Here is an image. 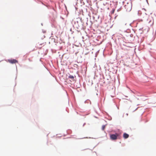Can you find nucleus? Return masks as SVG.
<instances>
[{
  "mask_svg": "<svg viewBox=\"0 0 156 156\" xmlns=\"http://www.w3.org/2000/svg\"><path fill=\"white\" fill-rule=\"evenodd\" d=\"M114 12H115V9H113L112 11V13L113 14Z\"/></svg>",
  "mask_w": 156,
  "mask_h": 156,
  "instance_id": "0eeeda50",
  "label": "nucleus"
},
{
  "mask_svg": "<svg viewBox=\"0 0 156 156\" xmlns=\"http://www.w3.org/2000/svg\"><path fill=\"white\" fill-rule=\"evenodd\" d=\"M104 128H105V126H103V128H103V130H104Z\"/></svg>",
  "mask_w": 156,
  "mask_h": 156,
  "instance_id": "6e6552de",
  "label": "nucleus"
},
{
  "mask_svg": "<svg viewBox=\"0 0 156 156\" xmlns=\"http://www.w3.org/2000/svg\"><path fill=\"white\" fill-rule=\"evenodd\" d=\"M132 5L131 3H127L125 6V8L126 11L127 12H130L132 9Z\"/></svg>",
  "mask_w": 156,
  "mask_h": 156,
  "instance_id": "f257e3e1",
  "label": "nucleus"
},
{
  "mask_svg": "<svg viewBox=\"0 0 156 156\" xmlns=\"http://www.w3.org/2000/svg\"><path fill=\"white\" fill-rule=\"evenodd\" d=\"M119 136L120 134L117 133H115V134H110V138L112 140H116Z\"/></svg>",
  "mask_w": 156,
  "mask_h": 156,
  "instance_id": "f03ea898",
  "label": "nucleus"
},
{
  "mask_svg": "<svg viewBox=\"0 0 156 156\" xmlns=\"http://www.w3.org/2000/svg\"><path fill=\"white\" fill-rule=\"evenodd\" d=\"M69 77L72 79V80H73L74 79V76L72 75H69Z\"/></svg>",
  "mask_w": 156,
  "mask_h": 156,
  "instance_id": "423d86ee",
  "label": "nucleus"
},
{
  "mask_svg": "<svg viewBox=\"0 0 156 156\" xmlns=\"http://www.w3.org/2000/svg\"><path fill=\"white\" fill-rule=\"evenodd\" d=\"M8 62L12 64L16 63H18V62L17 60L16 59H9L8 60Z\"/></svg>",
  "mask_w": 156,
  "mask_h": 156,
  "instance_id": "7ed1b4c3",
  "label": "nucleus"
},
{
  "mask_svg": "<svg viewBox=\"0 0 156 156\" xmlns=\"http://www.w3.org/2000/svg\"><path fill=\"white\" fill-rule=\"evenodd\" d=\"M129 137V135L128 134H127L126 133H125L123 134V137H124V138L127 139V138H128Z\"/></svg>",
  "mask_w": 156,
  "mask_h": 156,
  "instance_id": "39448f33",
  "label": "nucleus"
},
{
  "mask_svg": "<svg viewBox=\"0 0 156 156\" xmlns=\"http://www.w3.org/2000/svg\"><path fill=\"white\" fill-rule=\"evenodd\" d=\"M102 3L104 5H106L108 4V3L107 2V0H103Z\"/></svg>",
  "mask_w": 156,
  "mask_h": 156,
  "instance_id": "20e7f679",
  "label": "nucleus"
},
{
  "mask_svg": "<svg viewBox=\"0 0 156 156\" xmlns=\"http://www.w3.org/2000/svg\"><path fill=\"white\" fill-rule=\"evenodd\" d=\"M146 16H147V15H146Z\"/></svg>",
  "mask_w": 156,
  "mask_h": 156,
  "instance_id": "1a4fd4ad",
  "label": "nucleus"
}]
</instances>
